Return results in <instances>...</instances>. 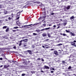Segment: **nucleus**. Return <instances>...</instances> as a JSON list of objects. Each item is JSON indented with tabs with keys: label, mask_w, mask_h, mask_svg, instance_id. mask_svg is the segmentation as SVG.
<instances>
[{
	"label": "nucleus",
	"mask_w": 76,
	"mask_h": 76,
	"mask_svg": "<svg viewBox=\"0 0 76 76\" xmlns=\"http://www.w3.org/2000/svg\"><path fill=\"white\" fill-rule=\"evenodd\" d=\"M38 23H36L35 24H30V25H26L25 26H24V27H28V26H35V25H38Z\"/></svg>",
	"instance_id": "f257e3e1"
},
{
	"label": "nucleus",
	"mask_w": 76,
	"mask_h": 76,
	"mask_svg": "<svg viewBox=\"0 0 76 76\" xmlns=\"http://www.w3.org/2000/svg\"><path fill=\"white\" fill-rule=\"evenodd\" d=\"M11 17L8 18V20H10L12 19L13 18V14L12 13L11 14Z\"/></svg>",
	"instance_id": "f03ea898"
},
{
	"label": "nucleus",
	"mask_w": 76,
	"mask_h": 76,
	"mask_svg": "<svg viewBox=\"0 0 76 76\" xmlns=\"http://www.w3.org/2000/svg\"><path fill=\"white\" fill-rule=\"evenodd\" d=\"M19 20L17 21L16 22V23L17 24V25H18V26H20L21 25V23H20V22H19Z\"/></svg>",
	"instance_id": "7ed1b4c3"
},
{
	"label": "nucleus",
	"mask_w": 76,
	"mask_h": 76,
	"mask_svg": "<svg viewBox=\"0 0 76 76\" xmlns=\"http://www.w3.org/2000/svg\"><path fill=\"white\" fill-rule=\"evenodd\" d=\"M70 43L71 44V45H72V46H74L75 45H76V43L73 42H70Z\"/></svg>",
	"instance_id": "20e7f679"
},
{
	"label": "nucleus",
	"mask_w": 76,
	"mask_h": 76,
	"mask_svg": "<svg viewBox=\"0 0 76 76\" xmlns=\"http://www.w3.org/2000/svg\"><path fill=\"white\" fill-rule=\"evenodd\" d=\"M45 69H50V67L48 66L45 65L44 66Z\"/></svg>",
	"instance_id": "39448f33"
},
{
	"label": "nucleus",
	"mask_w": 76,
	"mask_h": 76,
	"mask_svg": "<svg viewBox=\"0 0 76 76\" xmlns=\"http://www.w3.org/2000/svg\"><path fill=\"white\" fill-rule=\"evenodd\" d=\"M4 68H7L9 67V65H5L4 66Z\"/></svg>",
	"instance_id": "423d86ee"
},
{
	"label": "nucleus",
	"mask_w": 76,
	"mask_h": 76,
	"mask_svg": "<svg viewBox=\"0 0 76 76\" xmlns=\"http://www.w3.org/2000/svg\"><path fill=\"white\" fill-rule=\"evenodd\" d=\"M42 36H43L44 37H47V35L46 33H44L42 34Z\"/></svg>",
	"instance_id": "0eeeda50"
},
{
	"label": "nucleus",
	"mask_w": 76,
	"mask_h": 76,
	"mask_svg": "<svg viewBox=\"0 0 76 76\" xmlns=\"http://www.w3.org/2000/svg\"><path fill=\"white\" fill-rule=\"evenodd\" d=\"M54 54L56 55V56H57L58 55V52L57 51H54Z\"/></svg>",
	"instance_id": "6e6552de"
},
{
	"label": "nucleus",
	"mask_w": 76,
	"mask_h": 76,
	"mask_svg": "<svg viewBox=\"0 0 76 76\" xmlns=\"http://www.w3.org/2000/svg\"><path fill=\"white\" fill-rule=\"evenodd\" d=\"M46 17H45V16H44L42 17H40V19H45Z\"/></svg>",
	"instance_id": "1a4fd4ad"
},
{
	"label": "nucleus",
	"mask_w": 76,
	"mask_h": 76,
	"mask_svg": "<svg viewBox=\"0 0 76 76\" xmlns=\"http://www.w3.org/2000/svg\"><path fill=\"white\" fill-rule=\"evenodd\" d=\"M70 34H71V35H72V36H75V34H74L73 33L71 32L70 33Z\"/></svg>",
	"instance_id": "9d476101"
},
{
	"label": "nucleus",
	"mask_w": 76,
	"mask_h": 76,
	"mask_svg": "<svg viewBox=\"0 0 76 76\" xmlns=\"http://www.w3.org/2000/svg\"><path fill=\"white\" fill-rule=\"evenodd\" d=\"M28 53H29V54H32V51H31V50H28Z\"/></svg>",
	"instance_id": "9b49d317"
},
{
	"label": "nucleus",
	"mask_w": 76,
	"mask_h": 76,
	"mask_svg": "<svg viewBox=\"0 0 76 76\" xmlns=\"http://www.w3.org/2000/svg\"><path fill=\"white\" fill-rule=\"evenodd\" d=\"M28 39H26L24 40H23V41H24V42H27L28 41Z\"/></svg>",
	"instance_id": "f8f14e48"
},
{
	"label": "nucleus",
	"mask_w": 76,
	"mask_h": 76,
	"mask_svg": "<svg viewBox=\"0 0 76 76\" xmlns=\"http://www.w3.org/2000/svg\"><path fill=\"white\" fill-rule=\"evenodd\" d=\"M41 8L42 10L45 11V7L44 6L43 7V8L42 7Z\"/></svg>",
	"instance_id": "ddd939ff"
},
{
	"label": "nucleus",
	"mask_w": 76,
	"mask_h": 76,
	"mask_svg": "<svg viewBox=\"0 0 76 76\" xmlns=\"http://www.w3.org/2000/svg\"><path fill=\"white\" fill-rule=\"evenodd\" d=\"M9 13V12L8 11H4V14H7V13Z\"/></svg>",
	"instance_id": "4468645a"
},
{
	"label": "nucleus",
	"mask_w": 76,
	"mask_h": 76,
	"mask_svg": "<svg viewBox=\"0 0 76 76\" xmlns=\"http://www.w3.org/2000/svg\"><path fill=\"white\" fill-rule=\"evenodd\" d=\"M36 31L37 32V33H39V32H40V30H36Z\"/></svg>",
	"instance_id": "2eb2a0df"
},
{
	"label": "nucleus",
	"mask_w": 76,
	"mask_h": 76,
	"mask_svg": "<svg viewBox=\"0 0 76 76\" xmlns=\"http://www.w3.org/2000/svg\"><path fill=\"white\" fill-rule=\"evenodd\" d=\"M20 15V13L19 12L17 14V17H18V16H19Z\"/></svg>",
	"instance_id": "dca6fc26"
},
{
	"label": "nucleus",
	"mask_w": 76,
	"mask_h": 76,
	"mask_svg": "<svg viewBox=\"0 0 76 76\" xmlns=\"http://www.w3.org/2000/svg\"><path fill=\"white\" fill-rule=\"evenodd\" d=\"M63 44H58L56 45L57 46H61V45H62Z\"/></svg>",
	"instance_id": "f3484780"
},
{
	"label": "nucleus",
	"mask_w": 76,
	"mask_h": 76,
	"mask_svg": "<svg viewBox=\"0 0 76 76\" xmlns=\"http://www.w3.org/2000/svg\"><path fill=\"white\" fill-rule=\"evenodd\" d=\"M43 15H46V12L45 11L43 13Z\"/></svg>",
	"instance_id": "a211bd4d"
},
{
	"label": "nucleus",
	"mask_w": 76,
	"mask_h": 76,
	"mask_svg": "<svg viewBox=\"0 0 76 76\" xmlns=\"http://www.w3.org/2000/svg\"><path fill=\"white\" fill-rule=\"evenodd\" d=\"M70 6H68L66 8V9H67V10H68V9H70Z\"/></svg>",
	"instance_id": "6ab92c4d"
},
{
	"label": "nucleus",
	"mask_w": 76,
	"mask_h": 76,
	"mask_svg": "<svg viewBox=\"0 0 76 76\" xmlns=\"http://www.w3.org/2000/svg\"><path fill=\"white\" fill-rule=\"evenodd\" d=\"M24 62L23 63V64H24L25 65H26V64H26V62H25V61H24Z\"/></svg>",
	"instance_id": "aec40b11"
},
{
	"label": "nucleus",
	"mask_w": 76,
	"mask_h": 76,
	"mask_svg": "<svg viewBox=\"0 0 76 76\" xmlns=\"http://www.w3.org/2000/svg\"><path fill=\"white\" fill-rule=\"evenodd\" d=\"M71 19H74V16H72L70 18Z\"/></svg>",
	"instance_id": "412c9836"
},
{
	"label": "nucleus",
	"mask_w": 76,
	"mask_h": 76,
	"mask_svg": "<svg viewBox=\"0 0 76 76\" xmlns=\"http://www.w3.org/2000/svg\"><path fill=\"white\" fill-rule=\"evenodd\" d=\"M50 29V27L45 28V29L46 30H48V29Z\"/></svg>",
	"instance_id": "4be33fe9"
},
{
	"label": "nucleus",
	"mask_w": 76,
	"mask_h": 76,
	"mask_svg": "<svg viewBox=\"0 0 76 76\" xmlns=\"http://www.w3.org/2000/svg\"><path fill=\"white\" fill-rule=\"evenodd\" d=\"M2 7H3V6L0 5V8H2Z\"/></svg>",
	"instance_id": "5701e85b"
},
{
	"label": "nucleus",
	"mask_w": 76,
	"mask_h": 76,
	"mask_svg": "<svg viewBox=\"0 0 76 76\" xmlns=\"http://www.w3.org/2000/svg\"><path fill=\"white\" fill-rule=\"evenodd\" d=\"M7 28V26H4L3 27V29H6Z\"/></svg>",
	"instance_id": "b1692460"
},
{
	"label": "nucleus",
	"mask_w": 76,
	"mask_h": 76,
	"mask_svg": "<svg viewBox=\"0 0 76 76\" xmlns=\"http://www.w3.org/2000/svg\"><path fill=\"white\" fill-rule=\"evenodd\" d=\"M72 69V67L71 66H69L68 68V69Z\"/></svg>",
	"instance_id": "393cba45"
},
{
	"label": "nucleus",
	"mask_w": 76,
	"mask_h": 76,
	"mask_svg": "<svg viewBox=\"0 0 76 76\" xmlns=\"http://www.w3.org/2000/svg\"><path fill=\"white\" fill-rule=\"evenodd\" d=\"M9 28H7L6 29V32H7L8 31H9Z\"/></svg>",
	"instance_id": "a878e982"
},
{
	"label": "nucleus",
	"mask_w": 76,
	"mask_h": 76,
	"mask_svg": "<svg viewBox=\"0 0 76 76\" xmlns=\"http://www.w3.org/2000/svg\"><path fill=\"white\" fill-rule=\"evenodd\" d=\"M62 35H63V36H67V35H66V34H62Z\"/></svg>",
	"instance_id": "bb28decb"
},
{
	"label": "nucleus",
	"mask_w": 76,
	"mask_h": 76,
	"mask_svg": "<svg viewBox=\"0 0 76 76\" xmlns=\"http://www.w3.org/2000/svg\"><path fill=\"white\" fill-rule=\"evenodd\" d=\"M66 32H67V33L70 32V31H68V30H66Z\"/></svg>",
	"instance_id": "cd10ccee"
},
{
	"label": "nucleus",
	"mask_w": 76,
	"mask_h": 76,
	"mask_svg": "<svg viewBox=\"0 0 76 76\" xmlns=\"http://www.w3.org/2000/svg\"><path fill=\"white\" fill-rule=\"evenodd\" d=\"M18 27H14V29H18Z\"/></svg>",
	"instance_id": "c85d7f7f"
},
{
	"label": "nucleus",
	"mask_w": 76,
	"mask_h": 76,
	"mask_svg": "<svg viewBox=\"0 0 76 76\" xmlns=\"http://www.w3.org/2000/svg\"><path fill=\"white\" fill-rule=\"evenodd\" d=\"M73 57V55H71L70 56V57H71V58H72Z\"/></svg>",
	"instance_id": "c756f323"
},
{
	"label": "nucleus",
	"mask_w": 76,
	"mask_h": 76,
	"mask_svg": "<svg viewBox=\"0 0 76 76\" xmlns=\"http://www.w3.org/2000/svg\"><path fill=\"white\" fill-rule=\"evenodd\" d=\"M34 35H37V34L33 33V34Z\"/></svg>",
	"instance_id": "7c9ffc66"
},
{
	"label": "nucleus",
	"mask_w": 76,
	"mask_h": 76,
	"mask_svg": "<svg viewBox=\"0 0 76 76\" xmlns=\"http://www.w3.org/2000/svg\"><path fill=\"white\" fill-rule=\"evenodd\" d=\"M25 74H23L22 75V76H25Z\"/></svg>",
	"instance_id": "2f4dec72"
},
{
	"label": "nucleus",
	"mask_w": 76,
	"mask_h": 76,
	"mask_svg": "<svg viewBox=\"0 0 76 76\" xmlns=\"http://www.w3.org/2000/svg\"><path fill=\"white\" fill-rule=\"evenodd\" d=\"M43 25L44 26H46V24H43Z\"/></svg>",
	"instance_id": "473e14b6"
},
{
	"label": "nucleus",
	"mask_w": 76,
	"mask_h": 76,
	"mask_svg": "<svg viewBox=\"0 0 76 76\" xmlns=\"http://www.w3.org/2000/svg\"><path fill=\"white\" fill-rule=\"evenodd\" d=\"M54 69H55L54 68H51L50 69V70H54Z\"/></svg>",
	"instance_id": "72a5a7b5"
},
{
	"label": "nucleus",
	"mask_w": 76,
	"mask_h": 76,
	"mask_svg": "<svg viewBox=\"0 0 76 76\" xmlns=\"http://www.w3.org/2000/svg\"><path fill=\"white\" fill-rule=\"evenodd\" d=\"M50 35V33H48V36H49Z\"/></svg>",
	"instance_id": "f704fd0d"
},
{
	"label": "nucleus",
	"mask_w": 76,
	"mask_h": 76,
	"mask_svg": "<svg viewBox=\"0 0 76 76\" xmlns=\"http://www.w3.org/2000/svg\"><path fill=\"white\" fill-rule=\"evenodd\" d=\"M23 45L24 47H26V44H24Z\"/></svg>",
	"instance_id": "c9c22d12"
},
{
	"label": "nucleus",
	"mask_w": 76,
	"mask_h": 76,
	"mask_svg": "<svg viewBox=\"0 0 76 76\" xmlns=\"http://www.w3.org/2000/svg\"><path fill=\"white\" fill-rule=\"evenodd\" d=\"M41 59H42V61H44V59H43V58H41Z\"/></svg>",
	"instance_id": "e433bc0d"
},
{
	"label": "nucleus",
	"mask_w": 76,
	"mask_h": 76,
	"mask_svg": "<svg viewBox=\"0 0 76 76\" xmlns=\"http://www.w3.org/2000/svg\"><path fill=\"white\" fill-rule=\"evenodd\" d=\"M32 48H34V47H35V46H34V45H33L32 46Z\"/></svg>",
	"instance_id": "4c0bfd02"
},
{
	"label": "nucleus",
	"mask_w": 76,
	"mask_h": 76,
	"mask_svg": "<svg viewBox=\"0 0 76 76\" xmlns=\"http://www.w3.org/2000/svg\"><path fill=\"white\" fill-rule=\"evenodd\" d=\"M12 31H13V32H16V30H12Z\"/></svg>",
	"instance_id": "58836bf2"
},
{
	"label": "nucleus",
	"mask_w": 76,
	"mask_h": 76,
	"mask_svg": "<svg viewBox=\"0 0 76 76\" xmlns=\"http://www.w3.org/2000/svg\"><path fill=\"white\" fill-rule=\"evenodd\" d=\"M19 17H18L17 18V20H19Z\"/></svg>",
	"instance_id": "ea45409f"
},
{
	"label": "nucleus",
	"mask_w": 76,
	"mask_h": 76,
	"mask_svg": "<svg viewBox=\"0 0 76 76\" xmlns=\"http://www.w3.org/2000/svg\"><path fill=\"white\" fill-rule=\"evenodd\" d=\"M66 23H64V26H66Z\"/></svg>",
	"instance_id": "a19ab883"
},
{
	"label": "nucleus",
	"mask_w": 76,
	"mask_h": 76,
	"mask_svg": "<svg viewBox=\"0 0 76 76\" xmlns=\"http://www.w3.org/2000/svg\"><path fill=\"white\" fill-rule=\"evenodd\" d=\"M13 48H14V49H16V46H14L13 47Z\"/></svg>",
	"instance_id": "79ce46f5"
},
{
	"label": "nucleus",
	"mask_w": 76,
	"mask_h": 76,
	"mask_svg": "<svg viewBox=\"0 0 76 76\" xmlns=\"http://www.w3.org/2000/svg\"><path fill=\"white\" fill-rule=\"evenodd\" d=\"M53 28H56V26L54 25L53 26Z\"/></svg>",
	"instance_id": "37998d69"
},
{
	"label": "nucleus",
	"mask_w": 76,
	"mask_h": 76,
	"mask_svg": "<svg viewBox=\"0 0 76 76\" xmlns=\"http://www.w3.org/2000/svg\"><path fill=\"white\" fill-rule=\"evenodd\" d=\"M51 73H54V71H51Z\"/></svg>",
	"instance_id": "c03bdc74"
},
{
	"label": "nucleus",
	"mask_w": 76,
	"mask_h": 76,
	"mask_svg": "<svg viewBox=\"0 0 76 76\" xmlns=\"http://www.w3.org/2000/svg\"><path fill=\"white\" fill-rule=\"evenodd\" d=\"M16 61H12V62H13V63H16Z\"/></svg>",
	"instance_id": "a18cd8bd"
},
{
	"label": "nucleus",
	"mask_w": 76,
	"mask_h": 76,
	"mask_svg": "<svg viewBox=\"0 0 76 76\" xmlns=\"http://www.w3.org/2000/svg\"><path fill=\"white\" fill-rule=\"evenodd\" d=\"M21 43H19V46H20V45H21Z\"/></svg>",
	"instance_id": "49530a36"
},
{
	"label": "nucleus",
	"mask_w": 76,
	"mask_h": 76,
	"mask_svg": "<svg viewBox=\"0 0 76 76\" xmlns=\"http://www.w3.org/2000/svg\"><path fill=\"white\" fill-rule=\"evenodd\" d=\"M0 60H3V58H0Z\"/></svg>",
	"instance_id": "de8ad7c7"
},
{
	"label": "nucleus",
	"mask_w": 76,
	"mask_h": 76,
	"mask_svg": "<svg viewBox=\"0 0 76 76\" xmlns=\"http://www.w3.org/2000/svg\"><path fill=\"white\" fill-rule=\"evenodd\" d=\"M41 60V59L40 58H38L37 59L38 60Z\"/></svg>",
	"instance_id": "09e8293b"
},
{
	"label": "nucleus",
	"mask_w": 76,
	"mask_h": 76,
	"mask_svg": "<svg viewBox=\"0 0 76 76\" xmlns=\"http://www.w3.org/2000/svg\"><path fill=\"white\" fill-rule=\"evenodd\" d=\"M45 30V29H42V30H40V31H44V30Z\"/></svg>",
	"instance_id": "8fccbe9b"
},
{
	"label": "nucleus",
	"mask_w": 76,
	"mask_h": 76,
	"mask_svg": "<svg viewBox=\"0 0 76 76\" xmlns=\"http://www.w3.org/2000/svg\"><path fill=\"white\" fill-rule=\"evenodd\" d=\"M45 45V47H47V46H48V45H45H45Z\"/></svg>",
	"instance_id": "3c124183"
},
{
	"label": "nucleus",
	"mask_w": 76,
	"mask_h": 76,
	"mask_svg": "<svg viewBox=\"0 0 76 76\" xmlns=\"http://www.w3.org/2000/svg\"><path fill=\"white\" fill-rule=\"evenodd\" d=\"M62 63H63V64H64V63H65V61H63Z\"/></svg>",
	"instance_id": "603ef678"
},
{
	"label": "nucleus",
	"mask_w": 76,
	"mask_h": 76,
	"mask_svg": "<svg viewBox=\"0 0 76 76\" xmlns=\"http://www.w3.org/2000/svg\"><path fill=\"white\" fill-rule=\"evenodd\" d=\"M51 15H54V13H52L51 14Z\"/></svg>",
	"instance_id": "864d4df0"
},
{
	"label": "nucleus",
	"mask_w": 76,
	"mask_h": 76,
	"mask_svg": "<svg viewBox=\"0 0 76 76\" xmlns=\"http://www.w3.org/2000/svg\"><path fill=\"white\" fill-rule=\"evenodd\" d=\"M23 41V40H21L20 42H22Z\"/></svg>",
	"instance_id": "5fc2aeb1"
},
{
	"label": "nucleus",
	"mask_w": 76,
	"mask_h": 76,
	"mask_svg": "<svg viewBox=\"0 0 76 76\" xmlns=\"http://www.w3.org/2000/svg\"><path fill=\"white\" fill-rule=\"evenodd\" d=\"M74 42H76V40H74L73 41Z\"/></svg>",
	"instance_id": "6e6d98bb"
},
{
	"label": "nucleus",
	"mask_w": 76,
	"mask_h": 76,
	"mask_svg": "<svg viewBox=\"0 0 76 76\" xmlns=\"http://www.w3.org/2000/svg\"><path fill=\"white\" fill-rule=\"evenodd\" d=\"M49 48V47H46L45 48Z\"/></svg>",
	"instance_id": "4d7b16f0"
},
{
	"label": "nucleus",
	"mask_w": 76,
	"mask_h": 76,
	"mask_svg": "<svg viewBox=\"0 0 76 76\" xmlns=\"http://www.w3.org/2000/svg\"><path fill=\"white\" fill-rule=\"evenodd\" d=\"M48 40H49V39H47L45 40V41H48Z\"/></svg>",
	"instance_id": "13d9d810"
},
{
	"label": "nucleus",
	"mask_w": 76,
	"mask_h": 76,
	"mask_svg": "<svg viewBox=\"0 0 76 76\" xmlns=\"http://www.w3.org/2000/svg\"><path fill=\"white\" fill-rule=\"evenodd\" d=\"M48 37L49 38H50V37H51V36H50V35L48 36Z\"/></svg>",
	"instance_id": "bf43d9fd"
},
{
	"label": "nucleus",
	"mask_w": 76,
	"mask_h": 76,
	"mask_svg": "<svg viewBox=\"0 0 76 76\" xmlns=\"http://www.w3.org/2000/svg\"><path fill=\"white\" fill-rule=\"evenodd\" d=\"M3 65H1L0 66V67H3Z\"/></svg>",
	"instance_id": "052dcab7"
},
{
	"label": "nucleus",
	"mask_w": 76,
	"mask_h": 76,
	"mask_svg": "<svg viewBox=\"0 0 76 76\" xmlns=\"http://www.w3.org/2000/svg\"><path fill=\"white\" fill-rule=\"evenodd\" d=\"M22 27H24V26H22Z\"/></svg>",
	"instance_id": "680f3d73"
},
{
	"label": "nucleus",
	"mask_w": 76,
	"mask_h": 76,
	"mask_svg": "<svg viewBox=\"0 0 76 76\" xmlns=\"http://www.w3.org/2000/svg\"><path fill=\"white\" fill-rule=\"evenodd\" d=\"M42 47L43 48H45V47H44V46H43Z\"/></svg>",
	"instance_id": "e2e57ef3"
},
{
	"label": "nucleus",
	"mask_w": 76,
	"mask_h": 76,
	"mask_svg": "<svg viewBox=\"0 0 76 76\" xmlns=\"http://www.w3.org/2000/svg\"><path fill=\"white\" fill-rule=\"evenodd\" d=\"M24 38H25V37H22L21 38H22L23 39Z\"/></svg>",
	"instance_id": "0e129e2a"
},
{
	"label": "nucleus",
	"mask_w": 76,
	"mask_h": 76,
	"mask_svg": "<svg viewBox=\"0 0 76 76\" xmlns=\"http://www.w3.org/2000/svg\"><path fill=\"white\" fill-rule=\"evenodd\" d=\"M74 47H76V45H74Z\"/></svg>",
	"instance_id": "69168bd1"
},
{
	"label": "nucleus",
	"mask_w": 76,
	"mask_h": 76,
	"mask_svg": "<svg viewBox=\"0 0 76 76\" xmlns=\"http://www.w3.org/2000/svg\"><path fill=\"white\" fill-rule=\"evenodd\" d=\"M41 72H44V71H42H42H41Z\"/></svg>",
	"instance_id": "338daca9"
},
{
	"label": "nucleus",
	"mask_w": 76,
	"mask_h": 76,
	"mask_svg": "<svg viewBox=\"0 0 76 76\" xmlns=\"http://www.w3.org/2000/svg\"><path fill=\"white\" fill-rule=\"evenodd\" d=\"M59 26H58V27H57V29H58V28H59Z\"/></svg>",
	"instance_id": "774afa93"
}]
</instances>
